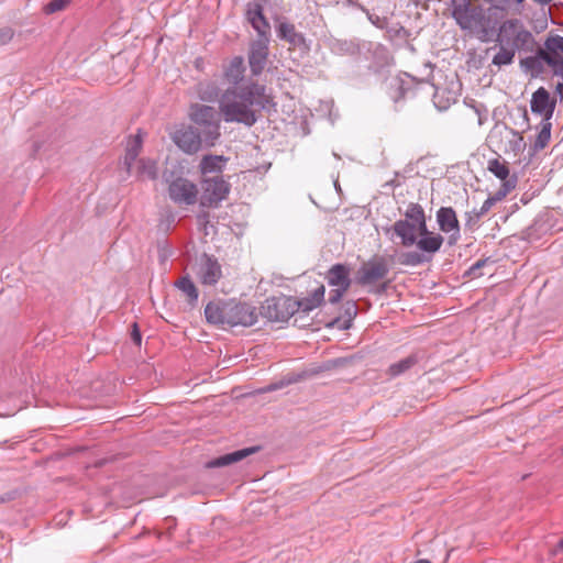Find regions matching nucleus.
<instances>
[{
	"label": "nucleus",
	"mask_w": 563,
	"mask_h": 563,
	"mask_svg": "<svg viewBox=\"0 0 563 563\" xmlns=\"http://www.w3.org/2000/svg\"><path fill=\"white\" fill-rule=\"evenodd\" d=\"M244 73V58L234 56L224 69V78L232 86L222 92L219 108L224 122L251 128L257 122L258 113L268 110L274 102L266 86L252 79L243 80Z\"/></svg>",
	"instance_id": "obj_1"
},
{
	"label": "nucleus",
	"mask_w": 563,
	"mask_h": 563,
	"mask_svg": "<svg viewBox=\"0 0 563 563\" xmlns=\"http://www.w3.org/2000/svg\"><path fill=\"white\" fill-rule=\"evenodd\" d=\"M448 10L455 24L463 31L486 37L490 31V19L483 5L473 0H449Z\"/></svg>",
	"instance_id": "obj_2"
},
{
	"label": "nucleus",
	"mask_w": 563,
	"mask_h": 563,
	"mask_svg": "<svg viewBox=\"0 0 563 563\" xmlns=\"http://www.w3.org/2000/svg\"><path fill=\"white\" fill-rule=\"evenodd\" d=\"M222 113L212 106L192 103L189 108L188 118L198 129L199 134L205 139V146H214L221 136Z\"/></svg>",
	"instance_id": "obj_3"
},
{
	"label": "nucleus",
	"mask_w": 563,
	"mask_h": 563,
	"mask_svg": "<svg viewBox=\"0 0 563 563\" xmlns=\"http://www.w3.org/2000/svg\"><path fill=\"white\" fill-rule=\"evenodd\" d=\"M497 42L506 44L519 54H531L537 47L533 33L517 18L507 19L499 25Z\"/></svg>",
	"instance_id": "obj_4"
},
{
	"label": "nucleus",
	"mask_w": 563,
	"mask_h": 563,
	"mask_svg": "<svg viewBox=\"0 0 563 563\" xmlns=\"http://www.w3.org/2000/svg\"><path fill=\"white\" fill-rule=\"evenodd\" d=\"M183 174L180 167L173 165L164 170L163 179L167 184L168 196L173 202L179 206H192L198 199V188Z\"/></svg>",
	"instance_id": "obj_5"
},
{
	"label": "nucleus",
	"mask_w": 563,
	"mask_h": 563,
	"mask_svg": "<svg viewBox=\"0 0 563 563\" xmlns=\"http://www.w3.org/2000/svg\"><path fill=\"white\" fill-rule=\"evenodd\" d=\"M487 141L495 152L512 153L515 156L526 147L523 136L504 122L495 123L489 131Z\"/></svg>",
	"instance_id": "obj_6"
},
{
	"label": "nucleus",
	"mask_w": 563,
	"mask_h": 563,
	"mask_svg": "<svg viewBox=\"0 0 563 563\" xmlns=\"http://www.w3.org/2000/svg\"><path fill=\"white\" fill-rule=\"evenodd\" d=\"M295 305L292 297H271L264 301L260 313L269 321L286 322L295 314Z\"/></svg>",
	"instance_id": "obj_7"
},
{
	"label": "nucleus",
	"mask_w": 563,
	"mask_h": 563,
	"mask_svg": "<svg viewBox=\"0 0 563 563\" xmlns=\"http://www.w3.org/2000/svg\"><path fill=\"white\" fill-rule=\"evenodd\" d=\"M271 36H257L250 43L247 62L252 76H260L267 64Z\"/></svg>",
	"instance_id": "obj_8"
},
{
	"label": "nucleus",
	"mask_w": 563,
	"mask_h": 563,
	"mask_svg": "<svg viewBox=\"0 0 563 563\" xmlns=\"http://www.w3.org/2000/svg\"><path fill=\"white\" fill-rule=\"evenodd\" d=\"M172 139L184 153L189 155L196 154L205 145V139L192 125H181L176 129Z\"/></svg>",
	"instance_id": "obj_9"
},
{
	"label": "nucleus",
	"mask_w": 563,
	"mask_h": 563,
	"mask_svg": "<svg viewBox=\"0 0 563 563\" xmlns=\"http://www.w3.org/2000/svg\"><path fill=\"white\" fill-rule=\"evenodd\" d=\"M230 191V185L220 176L206 178L202 181L201 205L216 207L224 200Z\"/></svg>",
	"instance_id": "obj_10"
},
{
	"label": "nucleus",
	"mask_w": 563,
	"mask_h": 563,
	"mask_svg": "<svg viewBox=\"0 0 563 563\" xmlns=\"http://www.w3.org/2000/svg\"><path fill=\"white\" fill-rule=\"evenodd\" d=\"M228 325L252 327L257 322L258 313L254 306L246 302L228 300Z\"/></svg>",
	"instance_id": "obj_11"
},
{
	"label": "nucleus",
	"mask_w": 563,
	"mask_h": 563,
	"mask_svg": "<svg viewBox=\"0 0 563 563\" xmlns=\"http://www.w3.org/2000/svg\"><path fill=\"white\" fill-rule=\"evenodd\" d=\"M265 4L262 0H250L245 4L244 18L257 33V36H271V24L264 15Z\"/></svg>",
	"instance_id": "obj_12"
},
{
	"label": "nucleus",
	"mask_w": 563,
	"mask_h": 563,
	"mask_svg": "<svg viewBox=\"0 0 563 563\" xmlns=\"http://www.w3.org/2000/svg\"><path fill=\"white\" fill-rule=\"evenodd\" d=\"M389 266L385 257L375 256L364 263L358 269V283L361 285L375 284L387 277Z\"/></svg>",
	"instance_id": "obj_13"
},
{
	"label": "nucleus",
	"mask_w": 563,
	"mask_h": 563,
	"mask_svg": "<svg viewBox=\"0 0 563 563\" xmlns=\"http://www.w3.org/2000/svg\"><path fill=\"white\" fill-rule=\"evenodd\" d=\"M196 274L201 284L213 286L221 278L222 271L214 256L203 253L196 263Z\"/></svg>",
	"instance_id": "obj_14"
},
{
	"label": "nucleus",
	"mask_w": 563,
	"mask_h": 563,
	"mask_svg": "<svg viewBox=\"0 0 563 563\" xmlns=\"http://www.w3.org/2000/svg\"><path fill=\"white\" fill-rule=\"evenodd\" d=\"M437 223L443 233L450 234L449 245H454L461 236L460 222L454 209L451 207H441L437 211Z\"/></svg>",
	"instance_id": "obj_15"
},
{
	"label": "nucleus",
	"mask_w": 563,
	"mask_h": 563,
	"mask_svg": "<svg viewBox=\"0 0 563 563\" xmlns=\"http://www.w3.org/2000/svg\"><path fill=\"white\" fill-rule=\"evenodd\" d=\"M386 234L390 232L400 239V244L404 247H411L417 242L421 233H427V229L422 230L420 227L409 224L407 221H395L390 228L385 229Z\"/></svg>",
	"instance_id": "obj_16"
},
{
	"label": "nucleus",
	"mask_w": 563,
	"mask_h": 563,
	"mask_svg": "<svg viewBox=\"0 0 563 563\" xmlns=\"http://www.w3.org/2000/svg\"><path fill=\"white\" fill-rule=\"evenodd\" d=\"M555 103V100L551 99L549 91L544 87H540L532 93L530 107L533 113L543 115V119L551 120Z\"/></svg>",
	"instance_id": "obj_17"
},
{
	"label": "nucleus",
	"mask_w": 563,
	"mask_h": 563,
	"mask_svg": "<svg viewBox=\"0 0 563 563\" xmlns=\"http://www.w3.org/2000/svg\"><path fill=\"white\" fill-rule=\"evenodd\" d=\"M412 80V77H410L408 74L397 76L390 80L389 97L396 107L400 103V101L407 99L408 97L415 96Z\"/></svg>",
	"instance_id": "obj_18"
},
{
	"label": "nucleus",
	"mask_w": 563,
	"mask_h": 563,
	"mask_svg": "<svg viewBox=\"0 0 563 563\" xmlns=\"http://www.w3.org/2000/svg\"><path fill=\"white\" fill-rule=\"evenodd\" d=\"M351 269L345 264H334L332 265L325 274V279L329 286L335 288H344L349 290L351 287L352 280L350 277Z\"/></svg>",
	"instance_id": "obj_19"
},
{
	"label": "nucleus",
	"mask_w": 563,
	"mask_h": 563,
	"mask_svg": "<svg viewBox=\"0 0 563 563\" xmlns=\"http://www.w3.org/2000/svg\"><path fill=\"white\" fill-rule=\"evenodd\" d=\"M276 34L280 40L288 42L294 47L308 48L305 35L297 32L295 25L289 22H280L276 27Z\"/></svg>",
	"instance_id": "obj_20"
},
{
	"label": "nucleus",
	"mask_w": 563,
	"mask_h": 563,
	"mask_svg": "<svg viewBox=\"0 0 563 563\" xmlns=\"http://www.w3.org/2000/svg\"><path fill=\"white\" fill-rule=\"evenodd\" d=\"M444 239L440 233L430 232L427 229V233H421L415 245L421 253L432 257L433 254L440 251Z\"/></svg>",
	"instance_id": "obj_21"
},
{
	"label": "nucleus",
	"mask_w": 563,
	"mask_h": 563,
	"mask_svg": "<svg viewBox=\"0 0 563 563\" xmlns=\"http://www.w3.org/2000/svg\"><path fill=\"white\" fill-rule=\"evenodd\" d=\"M228 301H210L205 308V317L210 324H228Z\"/></svg>",
	"instance_id": "obj_22"
},
{
	"label": "nucleus",
	"mask_w": 563,
	"mask_h": 563,
	"mask_svg": "<svg viewBox=\"0 0 563 563\" xmlns=\"http://www.w3.org/2000/svg\"><path fill=\"white\" fill-rule=\"evenodd\" d=\"M324 286H320L314 289L309 296L301 298L299 300L295 299V313L303 312L308 313L319 307L324 300Z\"/></svg>",
	"instance_id": "obj_23"
},
{
	"label": "nucleus",
	"mask_w": 563,
	"mask_h": 563,
	"mask_svg": "<svg viewBox=\"0 0 563 563\" xmlns=\"http://www.w3.org/2000/svg\"><path fill=\"white\" fill-rule=\"evenodd\" d=\"M257 451V448H245L242 450H238L231 453H227L224 455H221L219 457H216L209 462H207L206 466L208 468H216V467H222L230 464H233L235 462H239L246 456L251 455L252 453H255Z\"/></svg>",
	"instance_id": "obj_24"
},
{
	"label": "nucleus",
	"mask_w": 563,
	"mask_h": 563,
	"mask_svg": "<svg viewBox=\"0 0 563 563\" xmlns=\"http://www.w3.org/2000/svg\"><path fill=\"white\" fill-rule=\"evenodd\" d=\"M398 221H407L409 224H415L426 230L427 219L423 208L416 202H410L404 213V219Z\"/></svg>",
	"instance_id": "obj_25"
},
{
	"label": "nucleus",
	"mask_w": 563,
	"mask_h": 563,
	"mask_svg": "<svg viewBox=\"0 0 563 563\" xmlns=\"http://www.w3.org/2000/svg\"><path fill=\"white\" fill-rule=\"evenodd\" d=\"M227 161L228 158L222 155L208 154L201 158L199 169L203 175L221 173Z\"/></svg>",
	"instance_id": "obj_26"
},
{
	"label": "nucleus",
	"mask_w": 563,
	"mask_h": 563,
	"mask_svg": "<svg viewBox=\"0 0 563 563\" xmlns=\"http://www.w3.org/2000/svg\"><path fill=\"white\" fill-rule=\"evenodd\" d=\"M331 52L340 56H353L358 53L360 47L353 41L334 40L331 42Z\"/></svg>",
	"instance_id": "obj_27"
},
{
	"label": "nucleus",
	"mask_w": 563,
	"mask_h": 563,
	"mask_svg": "<svg viewBox=\"0 0 563 563\" xmlns=\"http://www.w3.org/2000/svg\"><path fill=\"white\" fill-rule=\"evenodd\" d=\"M142 147V142L139 136H135L128 145L125 155L123 158V165L128 172L131 174V168L134 162L136 161Z\"/></svg>",
	"instance_id": "obj_28"
},
{
	"label": "nucleus",
	"mask_w": 563,
	"mask_h": 563,
	"mask_svg": "<svg viewBox=\"0 0 563 563\" xmlns=\"http://www.w3.org/2000/svg\"><path fill=\"white\" fill-rule=\"evenodd\" d=\"M540 131L533 144L536 152L543 150L550 142L552 123L548 119H542L540 124Z\"/></svg>",
	"instance_id": "obj_29"
},
{
	"label": "nucleus",
	"mask_w": 563,
	"mask_h": 563,
	"mask_svg": "<svg viewBox=\"0 0 563 563\" xmlns=\"http://www.w3.org/2000/svg\"><path fill=\"white\" fill-rule=\"evenodd\" d=\"M499 51L493 57V65L503 67L512 64L517 52H515L504 43H499Z\"/></svg>",
	"instance_id": "obj_30"
},
{
	"label": "nucleus",
	"mask_w": 563,
	"mask_h": 563,
	"mask_svg": "<svg viewBox=\"0 0 563 563\" xmlns=\"http://www.w3.org/2000/svg\"><path fill=\"white\" fill-rule=\"evenodd\" d=\"M430 261L431 256L416 251L405 252L399 256V263L405 266H419Z\"/></svg>",
	"instance_id": "obj_31"
},
{
	"label": "nucleus",
	"mask_w": 563,
	"mask_h": 563,
	"mask_svg": "<svg viewBox=\"0 0 563 563\" xmlns=\"http://www.w3.org/2000/svg\"><path fill=\"white\" fill-rule=\"evenodd\" d=\"M418 363V357L416 355H409L399 362L391 364L388 368V374L391 377H397L407 371H409L412 366Z\"/></svg>",
	"instance_id": "obj_32"
},
{
	"label": "nucleus",
	"mask_w": 563,
	"mask_h": 563,
	"mask_svg": "<svg viewBox=\"0 0 563 563\" xmlns=\"http://www.w3.org/2000/svg\"><path fill=\"white\" fill-rule=\"evenodd\" d=\"M137 175L142 178L156 179L157 164L153 159L142 158L137 162Z\"/></svg>",
	"instance_id": "obj_33"
},
{
	"label": "nucleus",
	"mask_w": 563,
	"mask_h": 563,
	"mask_svg": "<svg viewBox=\"0 0 563 563\" xmlns=\"http://www.w3.org/2000/svg\"><path fill=\"white\" fill-rule=\"evenodd\" d=\"M487 169L497 178L503 181L509 180V167L506 162H501L498 158L488 161Z\"/></svg>",
	"instance_id": "obj_34"
},
{
	"label": "nucleus",
	"mask_w": 563,
	"mask_h": 563,
	"mask_svg": "<svg viewBox=\"0 0 563 563\" xmlns=\"http://www.w3.org/2000/svg\"><path fill=\"white\" fill-rule=\"evenodd\" d=\"M176 286L188 297V301L190 305H195L197 302L198 290L189 277L180 278L176 283Z\"/></svg>",
	"instance_id": "obj_35"
},
{
	"label": "nucleus",
	"mask_w": 563,
	"mask_h": 563,
	"mask_svg": "<svg viewBox=\"0 0 563 563\" xmlns=\"http://www.w3.org/2000/svg\"><path fill=\"white\" fill-rule=\"evenodd\" d=\"M520 68L525 73H531L533 77L539 76L543 71V64H541L533 55L520 59Z\"/></svg>",
	"instance_id": "obj_36"
},
{
	"label": "nucleus",
	"mask_w": 563,
	"mask_h": 563,
	"mask_svg": "<svg viewBox=\"0 0 563 563\" xmlns=\"http://www.w3.org/2000/svg\"><path fill=\"white\" fill-rule=\"evenodd\" d=\"M517 185V177H511L509 180L503 181L500 188L493 195L489 196L495 203L503 200Z\"/></svg>",
	"instance_id": "obj_37"
},
{
	"label": "nucleus",
	"mask_w": 563,
	"mask_h": 563,
	"mask_svg": "<svg viewBox=\"0 0 563 563\" xmlns=\"http://www.w3.org/2000/svg\"><path fill=\"white\" fill-rule=\"evenodd\" d=\"M544 47L554 55H562L563 53V36L552 35L548 36L544 41Z\"/></svg>",
	"instance_id": "obj_38"
},
{
	"label": "nucleus",
	"mask_w": 563,
	"mask_h": 563,
	"mask_svg": "<svg viewBox=\"0 0 563 563\" xmlns=\"http://www.w3.org/2000/svg\"><path fill=\"white\" fill-rule=\"evenodd\" d=\"M547 65L551 67L553 76L563 79V55H552Z\"/></svg>",
	"instance_id": "obj_39"
},
{
	"label": "nucleus",
	"mask_w": 563,
	"mask_h": 563,
	"mask_svg": "<svg viewBox=\"0 0 563 563\" xmlns=\"http://www.w3.org/2000/svg\"><path fill=\"white\" fill-rule=\"evenodd\" d=\"M70 3V0H52L44 7V12L46 14H52L58 11L64 10L68 4Z\"/></svg>",
	"instance_id": "obj_40"
},
{
	"label": "nucleus",
	"mask_w": 563,
	"mask_h": 563,
	"mask_svg": "<svg viewBox=\"0 0 563 563\" xmlns=\"http://www.w3.org/2000/svg\"><path fill=\"white\" fill-rule=\"evenodd\" d=\"M158 249V258L162 263L167 261L172 255V249L168 246L167 241H162L157 244Z\"/></svg>",
	"instance_id": "obj_41"
},
{
	"label": "nucleus",
	"mask_w": 563,
	"mask_h": 563,
	"mask_svg": "<svg viewBox=\"0 0 563 563\" xmlns=\"http://www.w3.org/2000/svg\"><path fill=\"white\" fill-rule=\"evenodd\" d=\"M487 260H478L466 272L465 275L472 278L482 276L481 268L486 264Z\"/></svg>",
	"instance_id": "obj_42"
},
{
	"label": "nucleus",
	"mask_w": 563,
	"mask_h": 563,
	"mask_svg": "<svg viewBox=\"0 0 563 563\" xmlns=\"http://www.w3.org/2000/svg\"><path fill=\"white\" fill-rule=\"evenodd\" d=\"M534 54L533 56L541 63H548V60L550 59V57L553 55L551 54L545 47L542 48V47H539L537 45L536 47V51L532 53Z\"/></svg>",
	"instance_id": "obj_43"
},
{
	"label": "nucleus",
	"mask_w": 563,
	"mask_h": 563,
	"mask_svg": "<svg viewBox=\"0 0 563 563\" xmlns=\"http://www.w3.org/2000/svg\"><path fill=\"white\" fill-rule=\"evenodd\" d=\"M346 291L347 290H345L344 288H334V289H332L330 291V295H329V302L331 305L339 303Z\"/></svg>",
	"instance_id": "obj_44"
},
{
	"label": "nucleus",
	"mask_w": 563,
	"mask_h": 563,
	"mask_svg": "<svg viewBox=\"0 0 563 563\" xmlns=\"http://www.w3.org/2000/svg\"><path fill=\"white\" fill-rule=\"evenodd\" d=\"M465 216H466L465 224L467 227H473V225L477 224L479 219L482 218V216H479V213L477 212V209H473L472 211L466 212Z\"/></svg>",
	"instance_id": "obj_45"
},
{
	"label": "nucleus",
	"mask_w": 563,
	"mask_h": 563,
	"mask_svg": "<svg viewBox=\"0 0 563 563\" xmlns=\"http://www.w3.org/2000/svg\"><path fill=\"white\" fill-rule=\"evenodd\" d=\"M13 30L11 27L0 29V46L8 44L13 37Z\"/></svg>",
	"instance_id": "obj_46"
},
{
	"label": "nucleus",
	"mask_w": 563,
	"mask_h": 563,
	"mask_svg": "<svg viewBox=\"0 0 563 563\" xmlns=\"http://www.w3.org/2000/svg\"><path fill=\"white\" fill-rule=\"evenodd\" d=\"M374 53L382 57V59H383V62L380 64L382 66L387 65L389 63L388 52L383 45H379V44L376 45L374 48Z\"/></svg>",
	"instance_id": "obj_47"
},
{
	"label": "nucleus",
	"mask_w": 563,
	"mask_h": 563,
	"mask_svg": "<svg viewBox=\"0 0 563 563\" xmlns=\"http://www.w3.org/2000/svg\"><path fill=\"white\" fill-rule=\"evenodd\" d=\"M496 203L494 202V200L488 197L482 205V207L479 209H477V212L479 213V216H485Z\"/></svg>",
	"instance_id": "obj_48"
},
{
	"label": "nucleus",
	"mask_w": 563,
	"mask_h": 563,
	"mask_svg": "<svg viewBox=\"0 0 563 563\" xmlns=\"http://www.w3.org/2000/svg\"><path fill=\"white\" fill-rule=\"evenodd\" d=\"M132 332H131V339L132 341L136 344V345H141V342H142V335H141V331L137 327V323H133L132 325Z\"/></svg>",
	"instance_id": "obj_49"
},
{
	"label": "nucleus",
	"mask_w": 563,
	"mask_h": 563,
	"mask_svg": "<svg viewBox=\"0 0 563 563\" xmlns=\"http://www.w3.org/2000/svg\"><path fill=\"white\" fill-rule=\"evenodd\" d=\"M346 313L350 317H353L356 314V306L354 302H347Z\"/></svg>",
	"instance_id": "obj_50"
},
{
	"label": "nucleus",
	"mask_w": 563,
	"mask_h": 563,
	"mask_svg": "<svg viewBox=\"0 0 563 563\" xmlns=\"http://www.w3.org/2000/svg\"><path fill=\"white\" fill-rule=\"evenodd\" d=\"M499 4L496 5V8L505 10L510 7L511 0H497Z\"/></svg>",
	"instance_id": "obj_51"
},
{
	"label": "nucleus",
	"mask_w": 563,
	"mask_h": 563,
	"mask_svg": "<svg viewBox=\"0 0 563 563\" xmlns=\"http://www.w3.org/2000/svg\"><path fill=\"white\" fill-rule=\"evenodd\" d=\"M284 384L280 383V384H271L268 385L267 387L263 388L261 391L262 393H266V391H273V390H276L278 389L279 387H282Z\"/></svg>",
	"instance_id": "obj_52"
},
{
	"label": "nucleus",
	"mask_w": 563,
	"mask_h": 563,
	"mask_svg": "<svg viewBox=\"0 0 563 563\" xmlns=\"http://www.w3.org/2000/svg\"><path fill=\"white\" fill-rule=\"evenodd\" d=\"M475 112L478 114V124L482 125L484 123V120H486V114L483 115L482 109L479 107H474Z\"/></svg>",
	"instance_id": "obj_53"
},
{
	"label": "nucleus",
	"mask_w": 563,
	"mask_h": 563,
	"mask_svg": "<svg viewBox=\"0 0 563 563\" xmlns=\"http://www.w3.org/2000/svg\"><path fill=\"white\" fill-rule=\"evenodd\" d=\"M556 92L559 93V96H560L561 98H563V82H559V84L556 85Z\"/></svg>",
	"instance_id": "obj_54"
},
{
	"label": "nucleus",
	"mask_w": 563,
	"mask_h": 563,
	"mask_svg": "<svg viewBox=\"0 0 563 563\" xmlns=\"http://www.w3.org/2000/svg\"><path fill=\"white\" fill-rule=\"evenodd\" d=\"M522 117H523V120H525V121H526V123H527V126H529V118H528L527 110H523Z\"/></svg>",
	"instance_id": "obj_55"
},
{
	"label": "nucleus",
	"mask_w": 563,
	"mask_h": 563,
	"mask_svg": "<svg viewBox=\"0 0 563 563\" xmlns=\"http://www.w3.org/2000/svg\"><path fill=\"white\" fill-rule=\"evenodd\" d=\"M558 549L559 550H563V538L560 540V542L558 543Z\"/></svg>",
	"instance_id": "obj_56"
},
{
	"label": "nucleus",
	"mask_w": 563,
	"mask_h": 563,
	"mask_svg": "<svg viewBox=\"0 0 563 563\" xmlns=\"http://www.w3.org/2000/svg\"><path fill=\"white\" fill-rule=\"evenodd\" d=\"M338 321V319L333 320L332 322L329 323L330 327L334 325V323Z\"/></svg>",
	"instance_id": "obj_57"
},
{
	"label": "nucleus",
	"mask_w": 563,
	"mask_h": 563,
	"mask_svg": "<svg viewBox=\"0 0 563 563\" xmlns=\"http://www.w3.org/2000/svg\"><path fill=\"white\" fill-rule=\"evenodd\" d=\"M390 185H391V186H398L399 184H396V183L393 180V181H390Z\"/></svg>",
	"instance_id": "obj_58"
},
{
	"label": "nucleus",
	"mask_w": 563,
	"mask_h": 563,
	"mask_svg": "<svg viewBox=\"0 0 563 563\" xmlns=\"http://www.w3.org/2000/svg\"><path fill=\"white\" fill-rule=\"evenodd\" d=\"M269 0H262V2L267 3Z\"/></svg>",
	"instance_id": "obj_59"
},
{
	"label": "nucleus",
	"mask_w": 563,
	"mask_h": 563,
	"mask_svg": "<svg viewBox=\"0 0 563 563\" xmlns=\"http://www.w3.org/2000/svg\"><path fill=\"white\" fill-rule=\"evenodd\" d=\"M562 453H563V448H562Z\"/></svg>",
	"instance_id": "obj_60"
}]
</instances>
